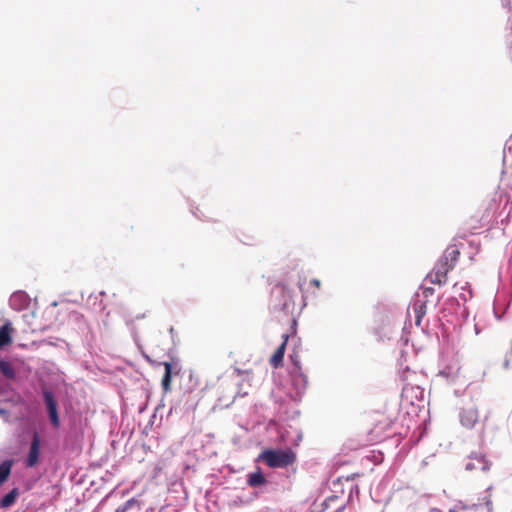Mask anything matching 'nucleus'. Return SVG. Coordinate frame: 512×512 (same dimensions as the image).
<instances>
[{"label": "nucleus", "mask_w": 512, "mask_h": 512, "mask_svg": "<svg viewBox=\"0 0 512 512\" xmlns=\"http://www.w3.org/2000/svg\"><path fill=\"white\" fill-rule=\"evenodd\" d=\"M295 458V454L290 449H266L259 454L257 460H262L271 468H284L293 464Z\"/></svg>", "instance_id": "f257e3e1"}, {"label": "nucleus", "mask_w": 512, "mask_h": 512, "mask_svg": "<svg viewBox=\"0 0 512 512\" xmlns=\"http://www.w3.org/2000/svg\"><path fill=\"white\" fill-rule=\"evenodd\" d=\"M44 401L48 410L49 419L51 424L57 428L60 425L59 415L57 411V401L51 391H43Z\"/></svg>", "instance_id": "f03ea898"}, {"label": "nucleus", "mask_w": 512, "mask_h": 512, "mask_svg": "<svg viewBox=\"0 0 512 512\" xmlns=\"http://www.w3.org/2000/svg\"><path fill=\"white\" fill-rule=\"evenodd\" d=\"M39 455H40V437L38 433H34L29 454L26 459V466L27 467H34L38 461H39Z\"/></svg>", "instance_id": "7ed1b4c3"}, {"label": "nucleus", "mask_w": 512, "mask_h": 512, "mask_svg": "<svg viewBox=\"0 0 512 512\" xmlns=\"http://www.w3.org/2000/svg\"><path fill=\"white\" fill-rule=\"evenodd\" d=\"M288 339H289V335L283 334L282 335V343L280 344V346L276 349V351L271 356L269 363L273 368H278V367L282 366Z\"/></svg>", "instance_id": "20e7f679"}, {"label": "nucleus", "mask_w": 512, "mask_h": 512, "mask_svg": "<svg viewBox=\"0 0 512 512\" xmlns=\"http://www.w3.org/2000/svg\"><path fill=\"white\" fill-rule=\"evenodd\" d=\"M478 411L474 407L463 409L460 413V422L466 428H472L478 421Z\"/></svg>", "instance_id": "39448f33"}, {"label": "nucleus", "mask_w": 512, "mask_h": 512, "mask_svg": "<svg viewBox=\"0 0 512 512\" xmlns=\"http://www.w3.org/2000/svg\"><path fill=\"white\" fill-rule=\"evenodd\" d=\"M490 468V463L485 460L482 455L473 454L470 456L469 462L466 464L465 469L467 471L480 469L481 471H488Z\"/></svg>", "instance_id": "423d86ee"}, {"label": "nucleus", "mask_w": 512, "mask_h": 512, "mask_svg": "<svg viewBox=\"0 0 512 512\" xmlns=\"http://www.w3.org/2000/svg\"><path fill=\"white\" fill-rule=\"evenodd\" d=\"M452 269V264H449L445 262L444 259H441V261L437 264V266L434 268V279H432L433 283H445L446 282V276L449 270Z\"/></svg>", "instance_id": "0eeeda50"}, {"label": "nucleus", "mask_w": 512, "mask_h": 512, "mask_svg": "<svg viewBox=\"0 0 512 512\" xmlns=\"http://www.w3.org/2000/svg\"><path fill=\"white\" fill-rule=\"evenodd\" d=\"M10 304L13 308L21 310L28 306L29 298L26 293L18 291L11 295Z\"/></svg>", "instance_id": "6e6552de"}, {"label": "nucleus", "mask_w": 512, "mask_h": 512, "mask_svg": "<svg viewBox=\"0 0 512 512\" xmlns=\"http://www.w3.org/2000/svg\"><path fill=\"white\" fill-rule=\"evenodd\" d=\"M247 484L253 488L260 487V486L266 484V478L263 475L260 468H258L255 472L248 474Z\"/></svg>", "instance_id": "1a4fd4ad"}, {"label": "nucleus", "mask_w": 512, "mask_h": 512, "mask_svg": "<svg viewBox=\"0 0 512 512\" xmlns=\"http://www.w3.org/2000/svg\"><path fill=\"white\" fill-rule=\"evenodd\" d=\"M20 495V491L17 487L13 488L5 496L0 499V507L2 509L10 508L17 500Z\"/></svg>", "instance_id": "9d476101"}, {"label": "nucleus", "mask_w": 512, "mask_h": 512, "mask_svg": "<svg viewBox=\"0 0 512 512\" xmlns=\"http://www.w3.org/2000/svg\"><path fill=\"white\" fill-rule=\"evenodd\" d=\"M13 332V327L11 323H5L0 328V349L10 344L12 341L11 334Z\"/></svg>", "instance_id": "9b49d317"}, {"label": "nucleus", "mask_w": 512, "mask_h": 512, "mask_svg": "<svg viewBox=\"0 0 512 512\" xmlns=\"http://www.w3.org/2000/svg\"><path fill=\"white\" fill-rule=\"evenodd\" d=\"M0 372L8 380H13L16 377L12 363L3 359H0Z\"/></svg>", "instance_id": "f8f14e48"}, {"label": "nucleus", "mask_w": 512, "mask_h": 512, "mask_svg": "<svg viewBox=\"0 0 512 512\" xmlns=\"http://www.w3.org/2000/svg\"><path fill=\"white\" fill-rule=\"evenodd\" d=\"M165 373L162 378V387L165 392H168L171 388V381H172V369L173 366L170 362L164 363Z\"/></svg>", "instance_id": "ddd939ff"}, {"label": "nucleus", "mask_w": 512, "mask_h": 512, "mask_svg": "<svg viewBox=\"0 0 512 512\" xmlns=\"http://www.w3.org/2000/svg\"><path fill=\"white\" fill-rule=\"evenodd\" d=\"M13 462L11 460H5L0 464V486H2L9 478L11 474Z\"/></svg>", "instance_id": "4468645a"}, {"label": "nucleus", "mask_w": 512, "mask_h": 512, "mask_svg": "<svg viewBox=\"0 0 512 512\" xmlns=\"http://www.w3.org/2000/svg\"><path fill=\"white\" fill-rule=\"evenodd\" d=\"M458 256H459V251L457 249L449 248L445 251V254L442 259H444L445 262L452 264V268H453L455 262L457 261Z\"/></svg>", "instance_id": "2eb2a0df"}, {"label": "nucleus", "mask_w": 512, "mask_h": 512, "mask_svg": "<svg viewBox=\"0 0 512 512\" xmlns=\"http://www.w3.org/2000/svg\"><path fill=\"white\" fill-rule=\"evenodd\" d=\"M133 500H128L123 506L118 507L115 512H127L132 506Z\"/></svg>", "instance_id": "dca6fc26"}, {"label": "nucleus", "mask_w": 512, "mask_h": 512, "mask_svg": "<svg viewBox=\"0 0 512 512\" xmlns=\"http://www.w3.org/2000/svg\"><path fill=\"white\" fill-rule=\"evenodd\" d=\"M410 374V369L408 367L400 368L399 375L402 380L406 381L408 380Z\"/></svg>", "instance_id": "f3484780"}, {"label": "nucleus", "mask_w": 512, "mask_h": 512, "mask_svg": "<svg viewBox=\"0 0 512 512\" xmlns=\"http://www.w3.org/2000/svg\"><path fill=\"white\" fill-rule=\"evenodd\" d=\"M311 283H313L315 286L319 287L320 286V281L317 280V279H314L311 281Z\"/></svg>", "instance_id": "a211bd4d"}, {"label": "nucleus", "mask_w": 512, "mask_h": 512, "mask_svg": "<svg viewBox=\"0 0 512 512\" xmlns=\"http://www.w3.org/2000/svg\"><path fill=\"white\" fill-rule=\"evenodd\" d=\"M421 321V315H417L416 324L419 325Z\"/></svg>", "instance_id": "6ab92c4d"}, {"label": "nucleus", "mask_w": 512, "mask_h": 512, "mask_svg": "<svg viewBox=\"0 0 512 512\" xmlns=\"http://www.w3.org/2000/svg\"><path fill=\"white\" fill-rule=\"evenodd\" d=\"M461 298L462 300L467 301V296L465 294H461Z\"/></svg>", "instance_id": "aec40b11"}, {"label": "nucleus", "mask_w": 512, "mask_h": 512, "mask_svg": "<svg viewBox=\"0 0 512 512\" xmlns=\"http://www.w3.org/2000/svg\"><path fill=\"white\" fill-rule=\"evenodd\" d=\"M237 373H238V375H240L242 373V371L237 369Z\"/></svg>", "instance_id": "412c9836"}]
</instances>
